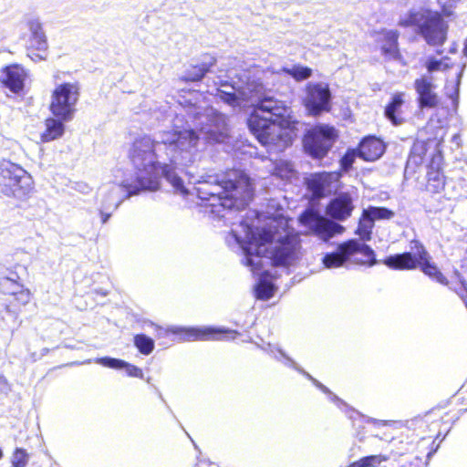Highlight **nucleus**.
<instances>
[{"mask_svg":"<svg viewBox=\"0 0 467 467\" xmlns=\"http://www.w3.org/2000/svg\"><path fill=\"white\" fill-rule=\"evenodd\" d=\"M216 96L233 108L254 106L248 119V127L258 141L265 145L275 127L295 130L296 121L290 108L272 98L260 99L259 91L252 84L245 86L223 84Z\"/></svg>","mask_w":467,"mask_h":467,"instance_id":"f257e3e1","label":"nucleus"},{"mask_svg":"<svg viewBox=\"0 0 467 467\" xmlns=\"http://www.w3.org/2000/svg\"><path fill=\"white\" fill-rule=\"evenodd\" d=\"M243 234L233 229L232 233L244 253L243 263L252 271L262 267V258L271 260L275 266H290L297 262L300 254V240L295 234L281 235L271 228L254 230L246 223L240 224Z\"/></svg>","mask_w":467,"mask_h":467,"instance_id":"f03ea898","label":"nucleus"},{"mask_svg":"<svg viewBox=\"0 0 467 467\" xmlns=\"http://www.w3.org/2000/svg\"><path fill=\"white\" fill-rule=\"evenodd\" d=\"M198 197L208 202L211 213L224 217L225 210L244 209L253 199L254 188L248 176L233 170L223 176L207 175L198 182Z\"/></svg>","mask_w":467,"mask_h":467,"instance_id":"7ed1b4c3","label":"nucleus"},{"mask_svg":"<svg viewBox=\"0 0 467 467\" xmlns=\"http://www.w3.org/2000/svg\"><path fill=\"white\" fill-rule=\"evenodd\" d=\"M154 148H131L130 157L138 171H150L146 174L147 179L158 177V189L161 179H165L173 188L174 192L182 195L188 193L183 181L178 175L176 169L180 166H188L193 163L198 156L197 148H164L169 157L170 164L159 161Z\"/></svg>","mask_w":467,"mask_h":467,"instance_id":"20e7f679","label":"nucleus"},{"mask_svg":"<svg viewBox=\"0 0 467 467\" xmlns=\"http://www.w3.org/2000/svg\"><path fill=\"white\" fill-rule=\"evenodd\" d=\"M414 248L416 249L414 254L403 253L387 257L384 261L385 265L397 270H411L420 266L421 271L430 278L441 285H447V278L436 265L430 262V254L423 245L415 242Z\"/></svg>","mask_w":467,"mask_h":467,"instance_id":"39448f33","label":"nucleus"},{"mask_svg":"<svg viewBox=\"0 0 467 467\" xmlns=\"http://www.w3.org/2000/svg\"><path fill=\"white\" fill-rule=\"evenodd\" d=\"M150 171L141 170L137 172V184L126 182L123 186L114 185L109 192L113 196L112 202L105 200L99 208L101 223H106L111 216V212L116 210L121 202L131 195L138 194L140 191L154 192L158 190V177L153 176L147 179L146 174Z\"/></svg>","mask_w":467,"mask_h":467,"instance_id":"423d86ee","label":"nucleus"},{"mask_svg":"<svg viewBox=\"0 0 467 467\" xmlns=\"http://www.w3.org/2000/svg\"><path fill=\"white\" fill-rule=\"evenodd\" d=\"M31 175L9 161H0V192L7 197L22 198L32 189Z\"/></svg>","mask_w":467,"mask_h":467,"instance_id":"0eeeda50","label":"nucleus"},{"mask_svg":"<svg viewBox=\"0 0 467 467\" xmlns=\"http://www.w3.org/2000/svg\"><path fill=\"white\" fill-rule=\"evenodd\" d=\"M207 132H203L202 130L199 133H196L192 130H171L163 132L160 135V140L153 141L149 136L143 134L142 132H133L130 133V136L133 140V146H155V144H164V145H175V146H183L188 143L190 146H196L197 144L203 143V138L202 136H205Z\"/></svg>","mask_w":467,"mask_h":467,"instance_id":"6e6552de","label":"nucleus"},{"mask_svg":"<svg viewBox=\"0 0 467 467\" xmlns=\"http://www.w3.org/2000/svg\"><path fill=\"white\" fill-rule=\"evenodd\" d=\"M78 96L79 88L77 83L57 85L51 95L50 111L63 121L71 120L76 111Z\"/></svg>","mask_w":467,"mask_h":467,"instance_id":"1a4fd4ad","label":"nucleus"},{"mask_svg":"<svg viewBox=\"0 0 467 467\" xmlns=\"http://www.w3.org/2000/svg\"><path fill=\"white\" fill-rule=\"evenodd\" d=\"M356 254H361V264L374 265L377 263L374 251L367 244L358 240H349L340 244L335 252L326 254L322 259L327 268L339 267L348 259Z\"/></svg>","mask_w":467,"mask_h":467,"instance_id":"9d476101","label":"nucleus"},{"mask_svg":"<svg viewBox=\"0 0 467 467\" xmlns=\"http://www.w3.org/2000/svg\"><path fill=\"white\" fill-rule=\"evenodd\" d=\"M180 335L181 339L183 341L194 340H223L227 337V335H233L231 337L234 338L238 334L234 330H230L223 327H173L164 329L156 327L157 337L166 336L168 333Z\"/></svg>","mask_w":467,"mask_h":467,"instance_id":"9b49d317","label":"nucleus"},{"mask_svg":"<svg viewBox=\"0 0 467 467\" xmlns=\"http://www.w3.org/2000/svg\"><path fill=\"white\" fill-rule=\"evenodd\" d=\"M331 92L327 83L309 82L306 87L304 105L308 114L313 117L331 109Z\"/></svg>","mask_w":467,"mask_h":467,"instance_id":"f8f14e48","label":"nucleus"},{"mask_svg":"<svg viewBox=\"0 0 467 467\" xmlns=\"http://www.w3.org/2000/svg\"><path fill=\"white\" fill-rule=\"evenodd\" d=\"M448 25L437 12L427 10L418 33L431 46H441L447 38Z\"/></svg>","mask_w":467,"mask_h":467,"instance_id":"ddd939ff","label":"nucleus"},{"mask_svg":"<svg viewBox=\"0 0 467 467\" xmlns=\"http://www.w3.org/2000/svg\"><path fill=\"white\" fill-rule=\"evenodd\" d=\"M300 221L324 241H327L335 234H341L344 231V227L342 225L329 221L312 210L306 211L300 216Z\"/></svg>","mask_w":467,"mask_h":467,"instance_id":"4468645a","label":"nucleus"},{"mask_svg":"<svg viewBox=\"0 0 467 467\" xmlns=\"http://www.w3.org/2000/svg\"><path fill=\"white\" fill-rule=\"evenodd\" d=\"M414 88L418 95L419 105L421 109L435 108L439 104L436 85L430 75H422L414 81Z\"/></svg>","mask_w":467,"mask_h":467,"instance_id":"2eb2a0df","label":"nucleus"},{"mask_svg":"<svg viewBox=\"0 0 467 467\" xmlns=\"http://www.w3.org/2000/svg\"><path fill=\"white\" fill-rule=\"evenodd\" d=\"M340 172H318L314 173L307 180V188L317 198H322L332 191V184L339 181Z\"/></svg>","mask_w":467,"mask_h":467,"instance_id":"dca6fc26","label":"nucleus"},{"mask_svg":"<svg viewBox=\"0 0 467 467\" xmlns=\"http://www.w3.org/2000/svg\"><path fill=\"white\" fill-rule=\"evenodd\" d=\"M337 138V132L334 127L319 124L306 131L303 146H323L325 143H334Z\"/></svg>","mask_w":467,"mask_h":467,"instance_id":"f3484780","label":"nucleus"},{"mask_svg":"<svg viewBox=\"0 0 467 467\" xmlns=\"http://www.w3.org/2000/svg\"><path fill=\"white\" fill-rule=\"evenodd\" d=\"M27 73L19 65H11L3 69L0 80L12 92L18 93L23 90Z\"/></svg>","mask_w":467,"mask_h":467,"instance_id":"a211bd4d","label":"nucleus"},{"mask_svg":"<svg viewBox=\"0 0 467 467\" xmlns=\"http://www.w3.org/2000/svg\"><path fill=\"white\" fill-rule=\"evenodd\" d=\"M353 209L354 205L351 197L347 193H343L329 202L326 213L333 219L345 221L351 215Z\"/></svg>","mask_w":467,"mask_h":467,"instance_id":"6ab92c4d","label":"nucleus"},{"mask_svg":"<svg viewBox=\"0 0 467 467\" xmlns=\"http://www.w3.org/2000/svg\"><path fill=\"white\" fill-rule=\"evenodd\" d=\"M30 31L28 49L45 52L47 49V41L41 23L37 19H31L27 23Z\"/></svg>","mask_w":467,"mask_h":467,"instance_id":"aec40b11","label":"nucleus"},{"mask_svg":"<svg viewBox=\"0 0 467 467\" xmlns=\"http://www.w3.org/2000/svg\"><path fill=\"white\" fill-rule=\"evenodd\" d=\"M96 363L102 365L104 367L114 368V369H125L126 374L129 377H134L139 379H143V372L141 368L131 365L122 359L104 357L96 359Z\"/></svg>","mask_w":467,"mask_h":467,"instance_id":"412c9836","label":"nucleus"},{"mask_svg":"<svg viewBox=\"0 0 467 467\" xmlns=\"http://www.w3.org/2000/svg\"><path fill=\"white\" fill-rule=\"evenodd\" d=\"M383 36L381 51L382 54L389 59H397L400 57L398 39L400 33L398 30L384 29L381 32Z\"/></svg>","mask_w":467,"mask_h":467,"instance_id":"4be33fe9","label":"nucleus"},{"mask_svg":"<svg viewBox=\"0 0 467 467\" xmlns=\"http://www.w3.org/2000/svg\"><path fill=\"white\" fill-rule=\"evenodd\" d=\"M270 354L274 358H275L277 361L283 363L285 366L288 368H292L295 370L298 371L302 375H304L306 378H307L309 380L312 381V383L317 388L320 389V387L323 385L321 382H319L317 379L313 378L308 372L304 370L300 366L297 365V363L292 359L290 357H288L282 349L280 348H272L270 350Z\"/></svg>","mask_w":467,"mask_h":467,"instance_id":"5701e85b","label":"nucleus"},{"mask_svg":"<svg viewBox=\"0 0 467 467\" xmlns=\"http://www.w3.org/2000/svg\"><path fill=\"white\" fill-rule=\"evenodd\" d=\"M403 93H396L392 101L386 107L385 115L394 124L400 125L403 118L400 116V109L404 103Z\"/></svg>","mask_w":467,"mask_h":467,"instance_id":"b1692460","label":"nucleus"},{"mask_svg":"<svg viewBox=\"0 0 467 467\" xmlns=\"http://www.w3.org/2000/svg\"><path fill=\"white\" fill-rule=\"evenodd\" d=\"M259 270L253 271L260 275L258 283L254 287L255 296L258 299L268 300L274 296L275 286L271 281L267 279V273H259Z\"/></svg>","mask_w":467,"mask_h":467,"instance_id":"393cba45","label":"nucleus"},{"mask_svg":"<svg viewBox=\"0 0 467 467\" xmlns=\"http://www.w3.org/2000/svg\"><path fill=\"white\" fill-rule=\"evenodd\" d=\"M64 132V125L62 120L55 119H47L46 120V130L42 134V142H50L62 136Z\"/></svg>","mask_w":467,"mask_h":467,"instance_id":"a878e982","label":"nucleus"},{"mask_svg":"<svg viewBox=\"0 0 467 467\" xmlns=\"http://www.w3.org/2000/svg\"><path fill=\"white\" fill-rule=\"evenodd\" d=\"M428 181L426 184V190L432 193L440 192L443 190L445 185V180L443 174L439 171H434L431 166V170L427 173Z\"/></svg>","mask_w":467,"mask_h":467,"instance_id":"bb28decb","label":"nucleus"},{"mask_svg":"<svg viewBox=\"0 0 467 467\" xmlns=\"http://www.w3.org/2000/svg\"><path fill=\"white\" fill-rule=\"evenodd\" d=\"M214 62V58L211 57L209 62L202 63L199 66H193L184 74L182 79L184 81L192 82L201 80L204 77V75L209 71L210 67L213 66Z\"/></svg>","mask_w":467,"mask_h":467,"instance_id":"cd10ccee","label":"nucleus"},{"mask_svg":"<svg viewBox=\"0 0 467 467\" xmlns=\"http://www.w3.org/2000/svg\"><path fill=\"white\" fill-rule=\"evenodd\" d=\"M426 14L427 10L411 11L400 17L399 26L403 27L416 26L419 31Z\"/></svg>","mask_w":467,"mask_h":467,"instance_id":"c85d7f7f","label":"nucleus"},{"mask_svg":"<svg viewBox=\"0 0 467 467\" xmlns=\"http://www.w3.org/2000/svg\"><path fill=\"white\" fill-rule=\"evenodd\" d=\"M274 174L283 180H288L295 174L294 166L288 161H277L275 162Z\"/></svg>","mask_w":467,"mask_h":467,"instance_id":"c756f323","label":"nucleus"},{"mask_svg":"<svg viewBox=\"0 0 467 467\" xmlns=\"http://www.w3.org/2000/svg\"><path fill=\"white\" fill-rule=\"evenodd\" d=\"M373 227L374 223L369 217L366 216V213L363 211L356 234H358L362 240L368 241L371 238Z\"/></svg>","mask_w":467,"mask_h":467,"instance_id":"7c9ffc66","label":"nucleus"},{"mask_svg":"<svg viewBox=\"0 0 467 467\" xmlns=\"http://www.w3.org/2000/svg\"><path fill=\"white\" fill-rule=\"evenodd\" d=\"M366 216L369 217L374 223L376 220H389L394 216V213L385 207L369 206L365 209Z\"/></svg>","mask_w":467,"mask_h":467,"instance_id":"2f4dec72","label":"nucleus"},{"mask_svg":"<svg viewBox=\"0 0 467 467\" xmlns=\"http://www.w3.org/2000/svg\"><path fill=\"white\" fill-rule=\"evenodd\" d=\"M385 149L386 148H356V150L358 157L368 161H374L384 154Z\"/></svg>","mask_w":467,"mask_h":467,"instance_id":"473e14b6","label":"nucleus"},{"mask_svg":"<svg viewBox=\"0 0 467 467\" xmlns=\"http://www.w3.org/2000/svg\"><path fill=\"white\" fill-rule=\"evenodd\" d=\"M134 345L143 355H149L154 348L153 340L144 334L136 335L134 337Z\"/></svg>","mask_w":467,"mask_h":467,"instance_id":"72a5a7b5","label":"nucleus"},{"mask_svg":"<svg viewBox=\"0 0 467 467\" xmlns=\"http://www.w3.org/2000/svg\"><path fill=\"white\" fill-rule=\"evenodd\" d=\"M29 460V453L23 448H16L10 458L11 464L14 467H26Z\"/></svg>","mask_w":467,"mask_h":467,"instance_id":"f704fd0d","label":"nucleus"},{"mask_svg":"<svg viewBox=\"0 0 467 467\" xmlns=\"http://www.w3.org/2000/svg\"><path fill=\"white\" fill-rule=\"evenodd\" d=\"M387 460L386 456L380 454L366 456L352 463V467H378L382 462Z\"/></svg>","mask_w":467,"mask_h":467,"instance_id":"c9c22d12","label":"nucleus"},{"mask_svg":"<svg viewBox=\"0 0 467 467\" xmlns=\"http://www.w3.org/2000/svg\"><path fill=\"white\" fill-rule=\"evenodd\" d=\"M22 283H17L10 277L0 276V291L4 294L13 295L21 289Z\"/></svg>","mask_w":467,"mask_h":467,"instance_id":"e433bc0d","label":"nucleus"},{"mask_svg":"<svg viewBox=\"0 0 467 467\" xmlns=\"http://www.w3.org/2000/svg\"><path fill=\"white\" fill-rule=\"evenodd\" d=\"M283 70L297 81L306 79L312 74L311 68L303 66H294L291 68H284Z\"/></svg>","mask_w":467,"mask_h":467,"instance_id":"4c0bfd02","label":"nucleus"},{"mask_svg":"<svg viewBox=\"0 0 467 467\" xmlns=\"http://www.w3.org/2000/svg\"><path fill=\"white\" fill-rule=\"evenodd\" d=\"M447 58L441 60L429 59L426 63V67L429 73H432L439 70H445L450 67L447 63Z\"/></svg>","mask_w":467,"mask_h":467,"instance_id":"58836bf2","label":"nucleus"},{"mask_svg":"<svg viewBox=\"0 0 467 467\" xmlns=\"http://www.w3.org/2000/svg\"><path fill=\"white\" fill-rule=\"evenodd\" d=\"M357 156L356 148H349V150L341 158L340 165L344 171H348L354 162Z\"/></svg>","mask_w":467,"mask_h":467,"instance_id":"ea45409f","label":"nucleus"},{"mask_svg":"<svg viewBox=\"0 0 467 467\" xmlns=\"http://www.w3.org/2000/svg\"><path fill=\"white\" fill-rule=\"evenodd\" d=\"M462 0H439V4L442 9L443 14L446 16L452 15V10L462 2Z\"/></svg>","mask_w":467,"mask_h":467,"instance_id":"a19ab883","label":"nucleus"},{"mask_svg":"<svg viewBox=\"0 0 467 467\" xmlns=\"http://www.w3.org/2000/svg\"><path fill=\"white\" fill-rule=\"evenodd\" d=\"M12 296H15V299L18 302V304L25 306L26 305L31 298V294L28 289L24 288V285L21 286V289L17 291V293H14Z\"/></svg>","mask_w":467,"mask_h":467,"instance_id":"79ce46f5","label":"nucleus"},{"mask_svg":"<svg viewBox=\"0 0 467 467\" xmlns=\"http://www.w3.org/2000/svg\"><path fill=\"white\" fill-rule=\"evenodd\" d=\"M136 170V172H135V181L134 182H129L128 180L124 181L123 182V184H120L121 186H123L126 182L128 183H131V184H137V172H138V170ZM115 184H112V185H109L108 187H105L101 190V194H102V200H101V203H103V202L105 200H108V201H111L113 200V196L109 194V192L110 190L112 189V187L114 186Z\"/></svg>","mask_w":467,"mask_h":467,"instance_id":"37998d69","label":"nucleus"},{"mask_svg":"<svg viewBox=\"0 0 467 467\" xmlns=\"http://www.w3.org/2000/svg\"><path fill=\"white\" fill-rule=\"evenodd\" d=\"M358 146H386L383 141L376 136L364 137Z\"/></svg>","mask_w":467,"mask_h":467,"instance_id":"c03bdc74","label":"nucleus"},{"mask_svg":"<svg viewBox=\"0 0 467 467\" xmlns=\"http://www.w3.org/2000/svg\"><path fill=\"white\" fill-rule=\"evenodd\" d=\"M329 148H304L306 153L313 157L314 159H322L327 154Z\"/></svg>","mask_w":467,"mask_h":467,"instance_id":"a18cd8bd","label":"nucleus"},{"mask_svg":"<svg viewBox=\"0 0 467 467\" xmlns=\"http://www.w3.org/2000/svg\"><path fill=\"white\" fill-rule=\"evenodd\" d=\"M322 392L328 395L329 400L337 404L338 407L340 406H347L346 403L340 400L337 395H335L333 392H331L328 388H327L324 384L319 389Z\"/></svg>","mask_w":467,"mask_h":467,"instance_id":"49530a36","label":"nucleus"},{"mask_svg":"<svg viewBox=\"0 0 467 467\" xmlns=\"http://www.w3.org/2000/svg\"><path fill=\"white\" fill-rule=\"evenodd\" d=\"M0 276L10 277V279H15L17 283H21V279L18 273L11 269H5L2 271L0 273Z\"/></svg>","mask_w":467,"mask_h":467,"instance_id":"de8ad7c7","label":"nucleus"},{"mask_svg":"<svg viewBox=\"0 0 467 467\" xmlns=\"http://www.w3.org/2000/svg\"><path fill=\"white\" fill-rule=\"evenodd\" d=\"M367 422L372 423L375 427L390 426L395 423L393 420H382L373 418H368Z\"/></svg>","mask_w":467,"mask_h":467,"instance_id":"09e8293b","label":"nucleus"},{"mask_svg":"<svg viewBox=\"0 0 467 467\" xmlns=\"http://www.w3.org/2000/svg\"><path fill=\"white\" fill-rule=\"evenodd\" d=\"M74 184L75 186L73 188L82 193H88L90 192V187L87 183L75 182Z\"/></svg>","mask_w":467,"mask_h":467,"instance_id":"8fccbe9b","label":"nucleus"},{"mask_svg":"<svg viewBox=\"0 0 467 467\" xmlns=\"http://www.w3.org/2000/svg\"><path fill=\"white\" fill-rule=\"evenodd\" d=\"M467 307V285L462 283L461 289L457 292Z\"/></svg>","mask_w":467,"mask_h":467,"instance_id":"3c124183","label":"nucleus"},{"mask_svg":"<svg viewBox=\"0 0 467 467\" xmlns=\"http://www.w3.org/2000/svg\"><path fill=\"white\" fill-rule=\"evenodd\" d=\"M8 389L7 380L5 377L0 375V390L6 391Z\"/></svg>","mask_w":467,"mask_h":467,"instance_id":"603ef678","label":"nucleus"},{"mask_svg":"<svg viewBox=\"0 0 467 467\" xmlns=\"http://www.w3.org/2000/svg\"><path fill=\"white\" fill-rule=\"evenodd\" d=\"M463 54L465 57H467V39L464 42Z\"/></svg>","mask_w":467,"mask_h":467,"instance_id":"864d4df0","label":"nucleus"},{"mask_svg":"<svg viewBox=\"0 0 467 467\" xmlns=\"http://www.w3.org/2000/svg\"><path fill=\"white\" fill-rule=\"evenodd\" d=\"M36 59H38V60L45 59V57L43 55H40V54H36Z\"/></svg>","mask_w":467,"mask_h":467,"instance_id":"5fc2aeb1","label":"nucleus"},{"mask_svg":"<svg viewBox=\"0 0 467 467\" xmlns=\"http://www.w3.org/2000/svg\"><path fill=\"white\" fill-rule=\"evenodd\" d=\"M435 150H437V155H438V160L439 161L441 160V152L439 150V148H435Z\"/></svg>","mask_w":467,"mask_h":467,"instance_id":"6e6d98bb","label":"nucleus"},{"mask_svg":"<svg viewBox=\"0 0 467 467\" xmlns=\"http://www.w3.org/2000/svg\"><path fill=\"white\" fill-rule=\"evenodd\" d=\"M415 150H420L421 152L424 151L426 148L420 147V148H413Z\"/></svg>","mask_w":467,"mask_h":467,"instance_id":"4d7b16f0","label":"nucleus"},{"mask_svg":"<svg viewBox=\"0 0 467 467\" xmlns=\"http://www.w3.org/2000/svg\"><path fill=\"white\" fill-rule=\"evenodd\" d=\"M194 118H196V119H201V115H200V113H199V112H195V113H194Z\"/></svg>","mask_w":467,"mask_h":467,"instance_id":"13d9d810","label":"nucleus"},{"mask_svg":"<svg viewBox=\"0 0 467 467\" xmlns=\"http://www.w3.org/2000/svg\"><path fill=\"white\" fill-rule=\"evenodd\" d=\"M3 456H4L3 451H2V449H0V460L3 458Z\"/></svg>","mask_w":467,"mask_h":467,"instance_id":"bf43d9fd","label":"nucleus"},{"mask_svg":"<svg viewBox=\"0 0 467 467\" xmlns=\"http://www.w3.org/2000/svg\"><path fill=\"white\" fill-rule=\"evenodd\" d=\"M38 153H41L43 151V148H37Z\"/></svg>","mask_w":467,"mask_h":467,"instance_id":"052dcab7","label":"nucleus"},{"mask_svg":"<svg viewBox=\"0 0 467 467\" xmlns=\"http://www.w3.org/2000/svg\"><path fill=\"white\" fill-rule=\"evenodd\" d=\"M349 467H352V464Z\"/></svg>","mask_w":467,"mask_h":467,"instance_id":"680f3d73","label":"nucleus"}]
</instances>
